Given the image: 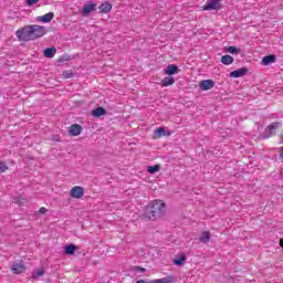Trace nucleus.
Masks as SVG:
<instances>
[{"label": "nucleus", "instance_id": "nucleus-35", "mask_svg": "<svg viewBox=\"0 0 283 283\" xmlns=\"http://www.w3.org/2000/svg\"><path fill=\"white\" fill-rule=\"evenodd\" d=\"M280 247L283 249V239H280Z\"/></svg>", "mask_w": 283, "mask_h": 283}, {"label": "nucleus", "instance_id": "nucleus-8", "mask_svg": "<svg viewBox=\"0 0 283 283\" xmlns=\"http://www.w3.org/2000/svg\"><path fill=\"white\" fill-rule=\"evenodd\" d=\"M81 132H83V126L78 124L71 125L69 129L70 136H81Z\"/></svg>", "mask_w": 283, "mask_h": 283}, {"label": "nucleus", "instance_id": "nucleus-12", "mask_svg": "<svg viewBox=\"0 0 283 283\" xmlns=\"http://www.w3.org/2000/svg\"><path fill=\"white\" fill-rule=\"evenodd\" d=\"M105 114H107V109L101 106L92 111V116H94V118H101V116H105Z\"/></svg>", "mask_w": 283, "mask_h": 283}, {"label": "nucleus", "instance_id": "nucleus-11", "mask_svg": "<svg viewBox=\"0 0 283 283\" xmlns=\"http://www.w3.org/2000/svg\"><path fill=\"white\" fill-rule=\"evenodd\" d=\"M96 11V3H88L83 7V14L87 17V14H92V12Z\"/></svg>", "mask_w": 283, "mask_h": 283}, {"label": "nucleus", "instance_id": "nucleus-33", "mask_svg": "<svg viewBox=\"0 0 283 283\" xmlns=\"http://www.w3.org/2000/svg\"><path fill=\"white\" fill-rule=\"evenodd\" d=\"M137 271H140L142 273H145V268H136Z\"/></svg>", "mask_w": 283, "mask_h": 283}, {"label": "nucleus", "instance_id": "nucleus-22", "mask_svg": "<svg viewBox=\"0 0 283 283\" xmlns=\"http://www.w3.org/2000/svg\"><path fill=\"white\" fill-rule=\"evenodd\" d=\"M221 63L223 65H231L233 63V56H231V55H223L221 57Z\"/></svg>", "mask_w": 283, "mask_h": 283}, {"label": "nucleus", "instance_id": "nucleus-19", "mask_svg": "<svg viewBox=\"0 0 283 283\" xmlns=\"http://www.w3.org/2000/svg\"><path fill=\"white\" fill-rule=\"evenodd\" d=\"M223 52H228L229 54H240L241 50L237 46H226Z\"/></svg>", "mask_w": 283, "mask_h": 283}, {"label": "nucleus", "instance_id": "nucleus-17", "mask_svg": "<svg viewBox=\"0 0 283 283\" xmlns=\"http://www.w3.org/2000/svg\"><path fill=\"white\" fill-rule=\"evenodd\" d=\"M99 10H101V12H103V14H107V12H112V3L103 2L99 6Z\"/></svg>", "mask_w": 283, "mask_h": 283}, {"label": "nucleus", "instance_id": "nucleus-30", "mask_svg": "<svg viewBox=\"0 0 283 283\" xmlns=\"http://www.w3.org/2000/svg\"><path fill=\"white\" fill-rule=\"evenodd\" d=\"M45 271L44 270H39L36 273H35V277H41L42 275H44Z\"/></svg>", "mask_w": 283, "mask_h": 283}, {"label": "nucleus", "instance_id": "nucleus-20", "mask_svg": "<svg viewBox=\"0 0 283 283\" xmlns=\"http://www.w3.org/2000/svg\"><path fill=\"white\" fill-rule=\"evenodd\" d=\"M275 55H266L262 59L263 65H271V63H275Z\"/></svg>", "mask_w": 283, "mask_h": 283}, {"label": "nucleus", "instance_id": "nucleus-32", "mask_svg": "<svg viewBox=\"0 0 283 283\" xmlns=\"http://www.w3.org/2000/svg\"><path fill=\"white\" fill-rule=\"evenodd\" d=\"M73 74L72 73H66L65 78H72Z\"/></svg>", "mask_w": 283, "mask_h": 283}, {"label": "nucleus", "instance_id": "nucleus-14", "mask_svg": "<svg viewBox=\"0 0 283 283\" xmlns=\"http://www.w3.org/2000/svg\"><path fill=\"white\" fill-rule=\"evenodd\" d=\"M54 19V12H49L44 15H41L38 18V21H41L42 23H50Z\"/></svg>", "mask_w": 283, "mask_h": 283}, {"label": "nucleus", "instance_id": "nucleus-31", "mask_svg": "<svg viewBox=\"0 0 283 283\" xmlns=\"http://www.w3.org/2000/svg\"><path fill=\"white\" fill-rule=\"evenodd\" d=\"M39 211H40V213H48V209H45V208H43V207H42V208H40V210H39Z\"/></svg>", "mask_w": 283, "mask_h": 283}, {"label": "nucleus", "instance_id": "nucleus-28", "mask_svg": "<svg viewBox=\"0 0 283 283\" xmlns=\"http://www.w3.org/2000/svg\"><path fill=\"white\" fill-rule=\"evenodd\" d=\"M23 200H25V199H21V198L17 197V198L13 199V202L15 205H23Z\"/></svg>", "mask_w": 283, "mask_h": 283}, {"label": "nucleus", "instance_id": "nucleus-15", "mask_svg": "<svg viewBox=\"0 0 283 283\" xmlns=\"http://www.w3.org/2000/svg\"><path fill=\"white\" fill-rule=\"evenodd\" d=\"M45 59H54V54H56V48H48L43 52Z\"/></svg>", "mask_w": 283, "mask_h": 283}, {"label": "nucleus", "instance_id": "nucleus-10", "mask_svg": "<svg viewBox=\"0 0 283 283\" xmlns=\"http://www.w3.org/2000/svg\"><path fill=\"white\" fill-rule=\"evenodd\" d=\"M11 271L15 274L19 275L21 273H25V265L23 263H14L11 268Z\"/></svg>", "mask_w": 283, "mask_h": 283}, {"label": "nucleus", "instance_id": "nucleus-25", "mask_svg": "<svg viewBox=\"0 0 283 283\" xmlns=\"http://www.w3.org/2000/svg\"><path fill=\"white\" fill-rule=\"evenodd\" d=\"M67 61H72V57L70 55H62L57 59V64L63 65V63H66Z\"/></svg>", "mask_w": 283, "mask_h": 283}, {"label": "nucleus", "instance_id": "nucleus-6", "mask_svg": "<svg viewBox=\"0 0 283 283\" xmlns=\"http://www.w3.org/2000/svg\"><path fill=\"white\" fill-rule=\"evenodd\" d=\"M85 189L81 186H75L71 189V198L80 199L82 196H84Z\"/></svg>", "mask_w": 283, "mask_h": 283}, {"label": "nucleus", "instance_id": "nucleus-2", "mask_svg": "<svg viewBox=\"0 0 283 283\" xmlns=\"http://www.w3.org/2000/svg\"><path fill=\"white\" fill-rule=\"evenodd\" d=\"M167 211V208L163 201L155 200L151 201L147 209L144 212L145 218L148 220H158V218H163V214Z\"/></svg>", "mask_w": 283, "mask_h": 283}, {"label": "nucleus", "instance_id": "nucleus-18", "mask_svg": "<svg viewBox=\"0 0 283 283\" xmlns=\"http://www.w3.org/2000/svg\"><path fill=\"white\" fill-rule=\"evenodd\" d=\"M174 83H176V80L171 76H167L164 80H161V85L164 87H169V85H174Z\"/></svg>", "mask_w": 283, "mask_h": 283}, {"label": "nucleus", "instance_id": "nucleus-3", "mask_svg": "<svg viewBox=\"0 0 283 283\" xmlns=\"http://www.w3.org/2000/svg\"><path fill=\"white\" fill-rule=\"evenodd\" d=\"M280 127V122H274L270 124L262 134V138H271V136H275V129Z\"/></svg>", "mask_w": 283, "mask_h": 283}, {"label": "nucleus", "instance_id": "nucleus-27", "mask_svg": "<svg viewBox=\"0 0 283 283\" xmlns=\"http://www.w3.org/2000/svg\"><path fill=\"white\" fill-rule=\"evenodd\" d=\"M0 171H8V166L6 165L4 161H0Z\"/></svg>", "mask_w": 283, "mask_h": 283}, {"label": "nucleus", "instance_id": "nucleus-21", "mask_svg": "<svg viewBox=\"0 0 283 283\" xmlns=\"http://www.w3.org/2000/svg\"><path fill=\"white\" fill-rule=\"evenodd\" d=\"M171 282H174V276H166L163 279L149 281V283H171Z\"/></svg>", "mask_w": 283, "mask_h": 283}, {"label": "nucleus", "instance_id": "nucleus-34", "mask_svg": "<svg viewBox=\"0 0 283 283\" xmlns=\"http://www.w3.org/2000/svg\"><path fill=\"white\" fill-rule=\"evenodd\" d=\"M280 158H282V159H283V147H281Z\"/></svg>", "mask_w": 283, "mask_h": 283}, {"label": "nucleus", "instance_id": "nucleus-23", "mask_svg": "<svg viewBox=\"0 0 283 283\" xmlns=\"http://www.w3.org/2000/svg\"><path fill=\"white\" fill-rule=\"evenodd\" d=\"M161 166L160 165H154V166H149L147 171L148 174H158V171H160Z\"/></svg>", "mask_w": 283, "mask_h": 283}, {"label": "nucleus", "instance_id": "nucleus-4", "mask_svg": "<svg viewBox=\"0 0 283 283\" xmlns=\"http://www.w3.org/2000/svg\"><path fill=\"white\" fill-rule=\"evenodd\" d=\"M214 85H216V82H213V80H203L199 82V87L203 92H207L208 90H213Z\"/></svg>", "mask_w": 283, "mask_h": 283}, {"label": "nucleus", "instance_id": "nucleus-16", "mask_svg": "<svg viewBox=\"0 0 283 283\" xmlns=\"http://www.w3.org/2000/svg\"><path fill=\"white\" fill-rule=\"evenodd\" d=\"M211 240V232L203 231L199 238V241L202 242V244H207Z\"/></svg>", "mask_w": 283, "mask_h": 283}, {"label": "nucleus", "instance_id": "nucleus-5", "mask_svg": "<svg viewBox=\"0 0 283 283\" xmlns=\"http://www.w3.org/2000/svg\"><path fill=\"white\" fill-rule=\"evenodd\" d=\"M247 74H249V69L241 67L239 70L232 71L230 73V78H240L242 76H247Z\"/></svg>", "mask_w": 283, "mask_h": 283}, {"label": "nucleus", "instance_id": "nucleus-24", "mask_svg": "<svg viewBox=\"0 0 283 283\" xmlns=\"http://www.w3.org/2000/svg\"><path fill=\"white\" fill-rule=\"evenodd\" d=\"M185 260H187V256L181 255L180 258L174 259V264H176V266H182Z\"/></svg>", "mask_w": 283, "mask_h": 283}, {"label": "nucleus", "instance_id": "nucleus-13", "mask_svg": "<svg viewBox=\"0 0 283 283\" xmlns=\"http://www.w3.org/2000/svg\"><path fill=\"white\" fill-rule=\"evenodd\" d=\"M76 251H78V247H76L75 244L71 243L65 245L64 248V253L65 255H74V253H76Z\"/></svg>", "mask_w": 283, "mask_h": 283}, {"label": "nucleus", "instance_id": "nucleus-26", "mask_svg": "<svg viewBox=\"0 0 283 283\" xmlns=\"http://www.w3.org/2000/svg\"><path fill=\"white\" fill-rule=\"evenodd\" d=\"M155 136H157V138H161V136H165V129L163 127H159L155 130Z\"/></svg>", "mask_w": 283, "mask_h": 283}, {"label": "nucleus", "instance_id": "nucleus-1", "mask_svg": "<svg viewBox=\"0 0 283 283\" xmlns=\"http://www.w3.org/2000/svg\"><path fill=\"white\" fill-rule=\"evenodd\" d=\"M15 36L20 41H36V39L45 36V27L38 24L25 25L15 32Z\"/></svg>", "mask_w": 283, "mask_h": 283}, {"label": "nucleus", "instance_id": "nucleus-29", "mask_svg": "<svg viewBox=\"0 0 283 283\" xmlns=\"http://www.w3.org/2000/svg\"><path fill=\"white\" fill-rule=\"evenodd\" d=\"M34 3H39V0H27V6H34Z\"/></svg>", "mask_w": 283, "mask_h": 283}, {"label": "nucleus", "instance_id": "nucleus-9", "mask_svg": "<svg viewBox=\"0 0 283 283\" xmlns=\"http://www.w3.org/2000/svg\"><path fill=\"white\" fill-rule=\"evenodd\" d=\"M178 72H180V69H178L176 64H170L164 70V73L168 76H174V74H178Z\"/></svg>", "mask_w": 283, "mask_h": 283}, {"label": "nucleus", "instance_id": "nucleus-7", "mask_svg": "<svg viewBox=\"0 0 283 283\" xmlns=\"http://www.w3.org/2000/svg\"><path fill=\"white\" fill-rule=\"evenodd\" d=\"M220 8H222L220 0H210L205 6V10H220Z\"/></svg>", "mask_w": 283, "mask_h": 283}]
</instances>
